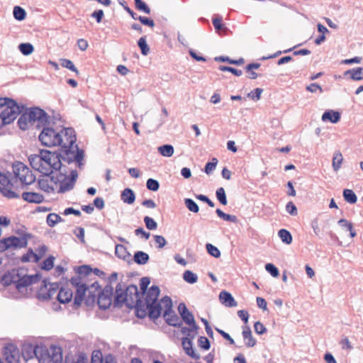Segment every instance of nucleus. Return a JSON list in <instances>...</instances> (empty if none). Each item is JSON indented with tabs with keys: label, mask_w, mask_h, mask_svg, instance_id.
Instances as JSON below:
<instances>
[{
	"label": "nucleus",
	"mask_w": 363,
	"mask_h": 363,
	"mask_svg": "<svg viewBox=\"0 0 363 363\" xmlns=\"http://www.w3.org/2000/svg\"><path fill=\"white\" fill-rule=\"evenodd\" d=\"M123 303H125L129 308L136 306L138 308V315L143 316L145 314V311H142V315L139 314V308L142 307V301L139 299L138 288L135 286H128L125 291L121 289L116 288L114 305L121 306Z\"/></svg>",
	"instance_id": "obj_3"
},
{
	"label": "nucleus",
	"mask_w": 363,
	"mask_h": 363,
	"mask_svg": "<svg viewBox=\"0 0 363 363\" xmlns=\"http://www.w3.org/2000/svg\"><path fill=\"white\" fill-rule=\"evenodd\" d=\"M113 288L111 286H106L103 291L99 293L98 304L100 308L107 309L112 303Z\"/></svg>",
	"instance_id": "obj_14"
},
{
	"label": "nucleus",
	"mask_w": 363,
	"mask_h": 363,
	"mask_svg": "<svg viewBox=\"0 0 363 363\" xmlns=\"http://www.w3.org/2000/svg\"><path fill=\"white\" fill-rule=\"evenodd\" d=\"M0 191L2 194L9 198H18L19 196L12 190V184L9 179L3 174L0 173Z\"/></svg>",
	"instance_id": "obj_15"
},
{
	"label": "nucleus",
	"mask_w": 363,
	"mask_h": 363,
	"mask_svg": "<svg viewBox=\"0 0 363 363\" xmlns=\"http://www.w3.org/2000/svg\"><path fill=\"white\" fill-rule=\"evenodd\" d=\"M39 259H40V257L32 251H30L26 255H25L22 257L23 262H28V261L38 262Z\"/></svg>",
	"instance_id": "obj_53"
},
{
	"label": "nucleus",
	"mask_w": 363,
	"mask_h": 363,
	"mask_svg": "<svg viewBox=\"0 0 363 363\" xmlns=\"http://www.w3.org/2000/svg\"><path fill=\"white\" fill-rule=\"evenodd\" d=\"M278 234L283 242H284L287 245H289L291 243L292 236L288 230H286L285 229H281L279 231Z\"/></svg>",
	"instance_id": "obj_38"
},
{
	"label": "nucleus",
	"mask_w": 363,
	"mask_h": 363,
	"mask_svg": "<svg viewBox=\"0 0 363 363\" xmlns=\"http://www.w3.org/2000/svg\"><path fill=\"white\" fill-rule=\"evenodd\" d=\"M138 45L140 48L141 53L143 55H147L150 51V48L147 44L146 37H141L138 42Z\"/></svg>",
	"instance_id": "obj_41"
},
{
	"label": "nucleus",
	"mask_w": 363,
	"mask_h": 363,
	"mask_svg": "<svg viewBox=\"0 0 363 363\" xmlns=\"http://www.w3.org/2000/svg\"><path fill=\"white\" fill-rule=\"evenodd\" d=\"M77 177V172L76 170H72L69 177H65L60 182L59 184H55L57 192L65 193L72 190L74 186Z\"/></svg>",
	"instance_id": "obj_12"
},
{
	"label": "nucleus",
	"mask_w": 363,
	"mask_h": 363,
	"mask_svg": "<svg viewBox=\"0 0 363 363\" xmlns=\"http://www.w3.org/2000/svg\"><path fill=\"white\" fill-rule=\"evenodd\" d=\"M4 355L9 363H18L19 358L18 350L13 347H7L4 350Z\"/></svg>",
	"instance_id": "obj_20"
},
{
	"label": "nucleus",
	"mask_w": 363,
	"mask_h": 363,
	"mask_svg": "<svg viewBox=\"0 0 363 363\" xmlns=\"http://www.w3.org/2000/svg\"><path fill=\"white\" fill-rule=\"evenodd\" d=\"M116 255L123 260H127L130 258V255L128 252L126 247L123 245H116L115 248Z\"/></svg>",
	"instance_id": "obj_32"
},
{
	"label": "nucleus",
	"mask_w": 363,
	"mask_h": 363,
	"mask_svg": "<svg viewBox=\"0 0 363 363\" xmlns=\"http://www.w3.org/2000/svg\"><path fill=\"white\" fill-rule=\"evenodd\" d=\"M160 184L159 182L153 179H148L147 181V188L153 191H156L159 189Z\"/></svg>",
	"instance_id": "obj_52"
},
{
	"label": "nucleus",
	"mask_w": 363,
	"mask_h": 363,
	"mask_svg": "<svg viewBox=\"0 0 363 363\" xmlns=\"http://www.w3.org/2000/svg\"><path fill=\"white\" fill-rule=\"evenodd\" d=\"M39 140L45 146H60L65 152L68 153L74 149L76 136L74 129L70 128L54 129L45 126L39 135Z\"/></svg>",
	"instance_id": "obj_1"
},
{
	"label": "nucleus",
	"mask_w": 363,
	"mask_h": 363,
	"mask_svg": "<svg viewBox=\"0 0 363 363\" xmlns=\"http://www.w3.org/2000/svg\"><path fill=\"white\" fill-rule=\"evenodd\" d=\"M187 337H184L182 339V347L184 350L185 351L186 354L191 357L198 359H199L200 356L194 350L192 347V340L194 338H191L192 333H190V335Z\"/></svg>",
	"instance_id": "obj_18"
},
{
	"label": "nucleus",
	"mask_w": 363,
	"mask_h": 363,
	"mask_svg": "<svg viewBox=\"0 0 363 363\" xmlns=\"http://www.w3.org/2000/svg\"><path fill=\"white\" fill-rule=\"evenodd\" d=\"M149 258V255L143 251L136 252L134 255V261L138 264H146L148 262Z\"/></svg>",
	"instance_id": "obj_34"
},
{
	"label": "nucleus",
	"mask_w": 363,
	"mask_h": 363,
	"mask_svg": "<svg viewBox=\"0 0 363 363\" xmlns=\"http://www.w3.org/2000/svg\"><path fill=\"white\" fill-rule=\"evenodd\" d=\"M13 172L16 178L26 185H28L34 182L35 178L29 168L21 162H16L13 164Z\"/></svg>",
	"instance_id": "obj_8"
},
{
	"label": "nucleus",
	"mask_w": 363,
	"mask_h": 363,
	"mask_svg": "<svg viewBox=\"0 0 363 363\" xmlns=\"http://www.w3.org/2000/svg\"><path fill=\"white\" fill-rule=\"evenodd\" d=\"M28 160L34 169L45 175H49L62 167L60 155L45 150H40L38 154L30 155Z\"/></svg>",
	"instance_id": "obj_2"
},
{
	"label": "nucleus",
	"mask_w": 363,
	"mask_h": 363,
	"mask_svg": "<svg viewBox=\"0 0 363 363\" xmlns=\"http://www.w3.org/2000/svg\"><path fill=\"white\" fill-rule=\"evenodd\" d=\"M18 49H19L20 52L24 55H29L32 54L34 51L33 46L30 43H21L18 45Z\"/></svg>",
	"instance_id": "obj_37"
},
{
	"label": "nucleus",
	"mask_w": 363,
	"mask_h": 363,
	"mask_svg": "<svg viewBox=\"0 0 363 363\" xmlns=\"http://www.w3.org/2000/svg\"><path fill=\"white\" fill-rule=\"evenodd\" d=\"M199 346L203 350H208L210 348V342L206 337H200L198 340Z\"/></svg>",
	"instance_id": "obj_57"
},
{
	"label": "nucleus",
	"mask_w": 363,
	"mask_h": 363,
	"mask_svg": "<svg viewBox=\"0 0 363 363\" xmlns=\"http://www.w3.org/2000/svg\"><path fill=\"white\" fill-rule=\"evenodd\" d=\"M28 240L26 237L11 236L0 240V252H3L9 249H17L26 247Z\"/></svg>",
	"instance_id": "obj_10"
},
{
	"label": "nucleus",
	"mask_w": 363,
	"mask_h": 363,
	"mask_svg": "<svg viewBox=\"0 0 363 363\" xmlns=\"http://www.w3.org/2000/svg\"><path fill=\"white\" fill-rule=\"evenodd\" d=\"M135 4L136 8L138 10L143 11V12H145L147 14H149L150 13V8L142 0H135Z\"/></svg>",
	"instance_id": "obj_51"
},
{
	"label": "nucleus",
	"mask_w": 363,
	"mask_h": 363,
	"mask_svg": "<svg viewBox=\"0 0 363 363\" xmlns=\"http://www.w3.org/2000/svg\"><path fill=\"white\" fill-rule=\"evenodd\" d=\"M91 363H105V358H102V354L99 350L93 352Z\"/></svg>",
	"instance_id": "obj_48"
},
{
	"label": "nucleus",
	"mask_w": 363,
	"mask_h": 363,
	"mask_svg": "<svg viewBox=\"0 0 363 363\" xmlns=\"http://www.w3.org/2000/svg\"><path fill=\"white\" fill-rule=\"evenodd\" d=\"M206 250L208 254L216 258H218L220 257V252L218 248L212 244L207 243L206 245Z\"/></svg>",
	"instance_id": "obj_44"
},
{
	"label": "nucleus",
	"mask_w": 363,
	"mask_h": 363,
	"mask_svg": "<svg viewBox=\"0 0 363 363\" xmlns=\"http://www.w3.org/2000/svg\"><path fill=\"white\" fill-rule=\"evenodd\" d=\"M144 222L146 228L150 230H155L157 228V222L149 216H145L144 218Z\"/></svg>",
	"instance_id": "obj_49"
},
{
	"label": "nucleus",
	"mask_w": 363,
	"mask_h": 363,
	"mask_svg": "<svg viewBox=\"0 0 363 363\" xmlns=\"http://www.w3.org/2000/svg\"><path fill=\"white\" fill-rule=\"evenodd\" d=\"M306 89L312 93H315L318 90H319L320 92L323 91L322 87L316 83H312L310 85L307 86Z\"/></svg>",
	"instance_id": "obj_64"
},
{
	"label": "nucleus",
	"mask_w": 363,
	"mask_h": 363,
	"mask_svg": "<svg viewBox=\"0 0 363 363\" xmlns=\"http://www.w3.org/2000/svg\"><path fill=\"white\" fill-rule=\"evenodd\" d=\"M18 123L19 128L23 130L33 126L28 109H27L24 113H22L18 121Z\"/></svg>",
	"instance_id": "obj_21"
},
{
	"label": "nucleus",
	"mask_w": 363,
	"mask_h": 363,
	"mask_svg": "<svg viewBox=\"0 0 363 363\" xmlns=\"http://www.w3.org/2000/svg\"><path fill=\"white\" fill-rule=\"evenodd\" d=\"M160 289L157 286H152L145 294V306L148 309L149 316L156 319L161 315V308L164 306L162 304V299L158 301Z\"/></svg>",
	"instance_id": "obj_6"
},
{
	"label": "nucleus",
	"mask_w": 363,
	"mask_h": 363,
	"mask_svg": "<svg viewBox=\"0 0 363 363\" xmlns=\"http://www.w3.org/2000/svg\"><path fill=\"white\" fill-rule=\"evenodd\" d=\"M39 279L38 275L28 276L25 275L20 277L18 270L13 269L6 272L2 278V281L4 284L9 285L14 284L16 288L19 292H23L24 289L28 286L35 283Z\"/></svg>",
	"instance_id": "obj_5"
},
{
	"label": "nucleus",
	"mask_w": 363,
	"mask_h": 363,
	"mask_svg": "<svg viewBox=\"0 0 363 363\" xmlns=\"http://www.w3.org/2000/svg\"><path fill=\"white\" fill-rule=\"evenodd\" d=\"M73 294L68 288H62L57 293V300L62 303H68L71 301Z\"/></svg>",
	"instance_id": "obj_24"
},
{
	"label": "nucleus",
	"mask_w": 363,
	"mask_h": 363,
	"mask_svg": "<svg viewBox=\"0 0 363 363\" xmlns=\"http://www.w3.org/2000/svg\"><path fill=\"white\" fill-rule=\"evenodd\" d=\"M220 69L222 71H228L235 74V76H240L242 73L240 69H237L235 68L230 67L221 66L220 67Z\"/></svg>",
	"instance_id": "obj_62"
},
{
	"label": "nucleus",
	"mask_w": 363,
	"mask_h": 363,
	"mask_svg": "<svg viewBox=\"0 0 363 363\" xmlns=\"http://www.w3.org/2000/svg\"><path fill=\"white\" fill-rule=\"evenodd\" d=\"M33 126L45 127L50 123V117L43 109L35 107L28 109Z\"/></svg>",
	"instance_id": "obj_11"
},
{
	"label": "nucleus",
	"mask_w": 363,
	"mask_h": 363,
	"mask_svg": "<svg viewBox=\"0 0 363 363\" xmlns=\"http://www.w3.org/2000/svg\"><path fill=\"white\" fill-rule=\"evenodd\" d=\"M344 75L345 77L349 76L354 81H360L363 79V67H357L347 70L344 72Z\"/></svg>",
	"instance_id": "obj_29"
},
{
	"label": "nucleus",
	"mask_w": 363,
	"mask_h": 363,
	"mask_svg": "<svg viewBox=\"0 0 363 363\" xmlns=\"http://www.w3.org/2000/svg\"><path fill=\"white\" fill-rule=\"evenodd\" d=\"M121 198L124 203L132 204L135 200V195L132 189L126 188L122 191Z\"/></svg>",
	"instance_id": "obj_31"
},
{
	"label": "nucleus",
	"mask_w": 363,
	"mask_h": 363,
	"mask_svg": "<svg viewBox=\"0 0 363 363\" xmlns=\"http://www.w3.org/2000/svg\"><path fill=\"white\" fill-rule=\"evenodd\" d=\"M343 155L340 151H335L333 155L332 167L335 172H337L343 163Z\"/></svg>",
	"instance_id": "obj_30"
},
{
	"label": "nucleus",
	"mask_w": 363,
	"mask_h": 363,
	"mask_svg": "<svg viewBox=\"0 0 363 363\" xmlns=\"http://www.w3.org/2000/svg\"><path fill=\"white\" fill-rule=\"evenodd\" d=\"M311 226L315 235L316 236H319L320 233V229L319 227L318 218H314L313 220H312L311 223Z\"/></svg>",
	"instance_id": "obj_59"
},
{
	"label": "nucleus",
	"mask_w": 363,
	"mask_h": 363,
	"mask_svg": "<svg viewBox=\"0 0 363 363\" xmlns=\"http://www.w3.org/2000/svg\"><path fill=\"white\" fill-rule=\"evenodd\" d=\"M286 210L291 216H296L298 213L296 206L291 201L287 203Z\"/></svg>",
	"instance_id": "obj_61"
},
{
	"label": "nucleus",
	"mask_w": 363,
	"mask_h": 363,
	"mask_svg": "<svg viewBox=\"0 0 363 363\" xmlns=\"http://www.w3.org/2000/svg\"><path fill=\"white\" fill-rule=\"evenodd\" d=\"M263 90L260 88H257L250 92L247 96L248 97L252 99L253 100L258 101L260 99L261 94Z\"/></svg>",
	"instance_id": "obj_55"
},
{
	"label": "nucleus",
	"mask_w": 363,
	"mask_h": 363,
	"mask_svg": "<svg viewBox=\"0 0 363 363\" xmlns=\"http://www.w3.org/2000/svg\"><path fill=\"white\" fill-rule=\"evenodd\" d=\"M218 164V160L216 158H213L211 162H208L205 167V172L207 174H210L213 172V171L216 169V165Z\"/></svg>",
	"instance_id": "obj_50"
},
{
	"label": "nucleus",
	"mask_w": 363,
	"mask_h": 363,
	"mask_svg": "<svg viewBox=\"0 0 363 363\" xmlns=\"http://www.w3.org/2000/svg\"><path fill=\"white\" fill-rule=\"evenodd\" d=\"M162 304L164 306L161 308V314H162L166 322L173 326L179 325V318L172 311V299L169 296H164L162 298Z\"/></svg>",
	"instance_id": "obj_9"
},
{
	"label": "nucleus",
	"mask_w": 363,
	"mask_h": 363,
	"mask_svg": "<svg viewBox=\"0 0 363 363\" xmlns=\"http://www.w3.org/2000/svg\"><path fill=\"white\" fill-rule=\"evenodd\" d=\"M184 203L186 208L193 213H198L199 211V206L194 201L191 199H185Z\"/></svg>",
	"instance_id": "obj_45"
},
{
	"label": "nucleus",
	"mask_w": 363,
	"mask_h": 363,
	"mask_svg": "<svg viewBox=\"0 0 363 363\" xmlns=\"http://www.w3.org/2000/svg\"><path fill=\"white\" fill-rule=\"evenodd\" d=\"M254 329L255 333L259 335H262L267 331V328H265V326L259 321H257L255 323Z\"/></svg>",
	"instance_id": "obj_60"
},
{
	"label": "nucleus",
	"mask_w": 363,
	"mask_h": 363,
	"mask_svg": "<svg viewBox=\"0 0 363 363\" xmlns=\"http://www.w3.org/2000/svg\"><path fill=\"white\" fill-rule=\"evenodd\" d=\"M72 284L76 286V293L74 298V303L77 306H80L84 300V296L89 286L82 281V277L73 278Z\"/></svg>",
	"instance_id": "obj_13"
},
{
	"label": "nucleus",
	"mask_w": 363,
	"mask_h": 363,
	"mask_svg": "<svg viewBox=\"0 0 363 363\" xmlns=\"http://www.w3.org/2000/svg\"><path fill=\"white\" fill-rule=\"evenodd\" d=\"M216 198L223 205H226L228 201L226 199L225 191L223 187H220L216 190Z\"/></svg>",
	"instance_id": "obj_46"
},
{
	"label": "nucleus",
	"mask_w": 363,
	"mask_h": 363,
	"mask_svg": "<svg viewBox=\"0 0 363 363\" xmlns=\"http://www.w3.org/2000/svg\"><path fill=\"white\" fill-rule=\"evenodd\" d=\"M219 298L223 304L228 307H233L237 306V303L235 301L232 295L227 291H221L219 295Z\"/></svg>",
	"instance_id": "obj_27"
},
{
	"label": "nucleus",
	"mask_w": 363,
	"mask_h": 363,
	"mask_svg": "<svg viewBox=\"0 0 363 363\" xmlns=\"http://www.w3.org/2000/svg\"><path fill=\"white\" fill-rule=\"evenodd\" d=\"M344 199L350 204H354L357 201V197L354 192L351 189H344L342 192Z\"/></svg>",
	"instance_id": "obj_33"
},
{
	"label": "nucleus",
	"mask_w": 363,
	"mask_h": 363,
	"mask_svg": "<svg viewBox=\"0 0 363 363\" xmlns=\"http://www.w3.org/2000/svg\"><path fill=\"white\" fill-rule=\"evenodd\" d=\"M157 151L164 157H169L174 154V147L171 145H164L157 148Z\"/></svg>",
	"instance_id": "obj_35"
},
{
	"label": "nucleus",
	"mask_w": 363,
	"mask_h": 363,
	"mask_svg": "<svg viewBox=\"0 0 363 363\" xmlns=\"http://www.w3.org/2000/svg\"><path fill=\"white\" fill-rule=\"evenodd\" d=\"M178 311L184 321L189 326V328H182V333L189 336L190 333H192L191 338H194L196 335L198 326L196 325L193 314L188 311L184 303H181L179 305Z\"/></svg>",
	"instance_id": "obj_7"
},
{
	"label": "nucleus",
	"mask_w": 363,
	"mask_h": 363,
	"mask_svg": "<svg viewBox=\"0 0 363 363\" xmlns=\"http://www.w3.org/2000/svg\"><path fill=\"white\" fill-rule=\"evenodd\" d=\"M34 354L38 359L39 363H52V359L49 354L48 348L36 346L33 350Z\"/></svg>",
	"instance_id": "obj_17"
},
{
	"label": "nucleus",
	"mask_w": 363,
	"mask_h": 363,
	"mask_svg": "<svg viewBox=\"0 0 363 363\" xmlns=\"http://www.w3.org/2000/svg\"><path fill=\"white\" fill-rule=\"evenodd\" d=\"M61 65L63 67L67 68L69 70L74 72L77 74H79V71L73 64V62L70 60L67 59H61L60 60Z\"/></svg>",
	"instance_id": "obj_47"
},
{
	"label": "nucleus",
	"mask_w": 363,
	"mask_h": 363,
	"mask_svg": "<svg viewBox=\"0 0 363 363\" xmlns=\"http://www.w3.org/2000/svg\"><path fill=\"white\" fill-rule=\"evenodd\" d=\"M242 336L247 347H252L256 345V340L252 337V331L248 326L242 328Z\"/></svg>",
	"instance_id": "obj_25"
},
{
	"label": "nucleus",
	"mask_w": 363,
	"mask_h": 363,
	"mask_svg": "<svg viewBox=\"0 0 363 363\" xmlns=\"http://www.w3.org/2000/svg\"><path fill=\"white\" fill-rule=\"evenodd\" d=\"M39 188L46 193H52L56 191L55 184L48 179H42L38 182Z\"/></svg>",
	"instance_id": "obj_23"
},
{
	"label": "nucleus",
	"mask_w": 363,
	"mask_h": 363,
	"mask_svg": "<svg viewBox=\"0 0 363 363\" xmlns=\"http://www.w3.org/2000/svg\"><path fill=\"white\" fill-rule=\"evenodd\" d=\"M47 223L50 227H54L57 223L62 222V218L56 213H50L47 216Z\"/></svg>",
	"instance_id": "obj_36"
},
{
	"label": "nucleus",
	"mask_w": 363,
	"mask_h": 363,
	"mask_svg": "<svg viewBox=\"0 0 363 363\" xmlns=\"http://www.w3.org/2000/svg\"><path fill=\"white\" fill-rule=\"evenodd\" d=\"M45 287L48 290L47 294H43L45 298H51L57 292V285L56 284H45Z\"/></svg>",
	"instance_id": "obj_42"
},
{
	"label": "nucleus",
	"mask_w": 363,
	"mask_h": 363,
	"mask_svg": "<svg viewBox=\"0 0 363 363\" xmlns=\"http://www.w3.org/2000/svg\"><path fill=\"white\" fill-rule=\"evenodd\" d=\"M265 269L269 272L270 273V274L274 277H277L279 276V270L278 269L272 264H267L265 265Z\"/></svg>",
	"instance_id": "obj_54"
},
{
	"label": "nucleus",
	"mask_w": 363,
	"mask_h": 363,
	"mask_svg": "<svg viewBox=\"0 0 363 363\" xmlns=\"http://www.w3.org/2000/svg\"><path fill=\"white\" fill-rule=\"evenodd\" d=\"M337 224L342 230L345 232H349L350 235L352 238H354L357 235V233L353 228L352 223L348 221L345 218H341L337 221Z\"/></svg>",
	"instance_id": "obj_26"
},
{
	"label": "nucleus",
	"mask_w": 363,
	"mask_h": 363,
	"mask_svg": "<svg viewBox=\"0 0 363 363\" xmlns=\"http://www.w3.org/2000/svg\"><path fill=\"white\" fill-rule=\"evenodd\" d=\"M321 119L323 122L330 121L337 123L340 120V113L333 110H328L323 113Z\"/></svg>",
	"instance_id": "obj_22"
},
{
	"label": "nucleus",
	"mask_w": 363,
	"mask_h": 363,
	"mask_svg": "<svg viewBox=\"0 0 363 363\" xmlns=\"http://www.w3.org/2000/svg\"><path fill=\"white\" fill-rule=\"evenodd\" d=\"M216 214L219 218L223 219L224 220L233 223H235L237 221V218L235 216L225 213L219 208L216 210Z\"/></svg>",
	"instance_id": "obj_43"
},
{
	"label": "nucleus",
	"mask_w": 363,
	"mask_h": 363,
	"mask_svg": "<svg viewBox=\"0 0 363 363\" xmlns=\"http://www.w3.org/2000/svg\"><path fill=\"white\" fill-rule=\"evenodd\" d=\"M138 20H139L143 24H144L145 26H148L152 28L154 27V26H155L154 21L152 19L148 18L147 17L140 16H138Z\"/></svg>",
	"instance_id": "obj_63"
},
{
	"label": "nucleus",
	"mask_w": 363,
	"mask_h": 363,
	"mask_svg": "<svg viewBox=\"0 0 363 363\" xmlns=\"http://www.w3.org/2000/svg\"><path fill=\"white\" fill-rule=\"evenodd\" d=\"M0 191L2 194L9 198H18L19 196L12 190V184L9 179L3 174L0 173Z\"/></svg>",
	"instance_id": "obj_16"
},
{
	"label": "nucleus",
	"mask_w": 363,
	"mask_h": 363,
	"mask_svg": "<svg viewBox=\"0 0 363 363\" xmlns=\"http://www.w3.org/2000/svg\"><path fill=\"white\" fill-rule=\"evenodd\" d=\"M48 351L52 363L62 362V349L61 347L52 345L48 347Z\"/></svg>",
	"instance_id": "obj_19"
},
{
	"label": "nucleus",
	"mask_w": 363,
	"mask_h": 363,
	"mask_svg": "<svg viewBox=\"0 0 363 363\" xmlns=\"http://www.w3.org/2000/svg\"><path fill=\"white\" fill-rule=\"evenodd\" d=\"M154 240L157 247L158 248H162L167 244L165 238L162 235H154Z\"/></svg>",
	"instance_id": "obj_56"
},
{
	"label": "nucleus",
	"mask_w": 363,
	"mask_h": 363,
	"mask_svg": "<svg viewBox=\"0 0 363 363\" xmlns=\"http://www.w3.org/2000/svg\"><path fill=\"white\" fill-rule=\"evenodd\" d=\"M183 279L185 281L189 284H194L198 280V277L196 274L193 273L190 270H186L183 274Z\"/></svg>",
	"instance_id": "obj_40"
},
{
	"label": "nucleus",
	"mask_w": 363,
	"mask_h": 363,
	"mask_svg": "<svg viewBox=\"0 0 363 363\" xmlns=\"http://www.w3.org/2000/svg\"><path fill=\"white\" fill-rule=\"evenodd\" d=\"M54 259L55 258L53 257H49L46 259L43 263L42 269L45 270L51 269L54 266Z\"/></svg>",
	"instance_id": "obj_58"
},
{
	"label": "nucleus",
	"mask_w": 363,
	"mask_h": 363,
	"mask_svg": "<svg viewBox=\"0 0 363 363\" xmlns=\"http://www.w3.org/2000/svg\"><path fill=\"white\" fill-rule=\"evenodd\" d=\"M13 17L15 18V19H16L18 21L24 20L26 18V11L23 8H21L18 6H16L13 8Z\"/></svg>",
	"instance_id": "obj_39"
},
{
	"label": "nucleus",
	"mask_w": 363,
	"mask_h": 363,
	"mask_svg": "<svg viewBox=\"0 0 363 363\" xmlns=\"http://www.w3.org/2000/svg\"><path fill=\"white\" fill-rule=\"evenodd\" d=\"M23 106L6 98H0V127L11 123L21 113Z\"/></svg>",
	"instance_id": "obj_4"
},
{
	"label": "nucleus",
	"mask_w": 363,
	"mask_h": 363,
	"mask_svg": "<svg viewBox=\"0 0 363 363\" xmlns=\"http://www.w3.org/2000/svg\"><path fill=\"white\" fill-rule=\"evenodd\" d=\"M22 198L23 200L29 202V203H39L42 202L44 199L43 195L38 193L34 192H24L22 194Z\"/></svg>",
	"instance_id": "obj_28"
}]
</instances>
